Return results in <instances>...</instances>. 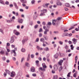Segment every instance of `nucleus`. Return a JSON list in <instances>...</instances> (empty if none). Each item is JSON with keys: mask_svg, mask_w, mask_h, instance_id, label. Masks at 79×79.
<instances>
[{"mask_svg": "<svg viewBox=\"0 0 79 79\" xmlns=\"http://www.w3.org/2000/svg\"><path fill=\"white\" fill-rule=\"evenodd\" d=\"M10 43H6V45L7 47H9V46H10Z\"/></svg>", "mask_w": 79, "mask_h": 79, "instance_id": "3c124183", "label": "nucleus"}, {"mask_svg": "<svg viewBox=\"0 0 79 79\" xmlns=\"http://www.w3.org/2000/svg\"><path fill=\"white\" fill-rule=\"evenodd\" d=\"M42 65L43 67L44 68H47V66L45 65V63H43L42 64Z\"/></svg>", "mask_w": 79, "mask_h": 79, "instance_id": "aec40b11", "label": "nucleus"}, {"mask_svg": "<svg viewBox=\"0 0 79 79\" xmlns=\"http://www.w3.org/2000/svg\"><path fill=\"white\" fill-rule=\"evenodd\" d=\"M56 20H54L52 21V24L53 26H55L56 24Z\"/></svg>", "mask_w": 79, "mask_h": 79, "instance_id": "ddd939ff", "label": "nucleus"}, {"mask_svg": "<svg viewBox=\"0 0 79 79\" xmlns=\"http://www.w3.org/2000/svg\"><path fill=\"white\" fill-rule=\"evenodd\" d=\"M42 29L41 28H40V29L39 31V32H42Z\"/></svg>", "mask_w": 79, "mask_h": 79, "instance_id": "8fccbe9b", "label": "nucleus"}, {"mask_svg": "<svg viewBox=\"0 0 79 79\" xmlns=\"http://www.w3.org/2000/svg\"><path fill=\"white\" fill-rule=\"evenodd\" d=\"M38 26H39V25H37V24L35 25L34 26L35 29H37V27H38Z\"/></svg>", "mask_w": 79, "mask_h": 79, "instance_id": "c9c22d12", "label": "nucleus"}, {"mask_svg": "<svg viewBox=\"0 0 79 79\" xmlns=\"http://www.w3.org/2000/svg\"><path fill=\"white\" fill-rule=\"evenodd\" d=\"M60 56H62V57H64V56H65V55H64V53H60Z\"/></svg>", "mask_w": 79, "mask_h": 79, "instance_id": "4be33fe9", "label": "nucleus"}, {"mask_svg": "<svg viewBox=\"0 0 79 79\" xmlns=\"http://www.w3.org/2000/svg\"><path fill=\"white\" fill-rule=\"evenodd\" d=\"M58 76L57 75H54L53 77V79H58Z\"/></svg>", "mask_w": 79, "mask_h": 79, "instance_id": "6ab92c4d", "label": "nucleus"}, {"mask_svg": "<svg viewBox=\"0 0 79 79\" xmlns=\"http://www.w3.org/2000/svg\"><path fill=\"white\" fill-rule=\"evenodd\" d=\"M46 24V23L45 22H43L42 23V24H43V25H44L45 24Z\"/></svg>", "mask_w": 79, "mask_h": 79, "instance_id": "5fc2aeb1", "label": "nucleus"}, {"mask_svg": "<svg viewBox=\"0 0 79 79\" xmlns=\"http://www.w3.org/2000/svg\"><path fill=\"white\" fill-rule=\"evenodd\" d=\"M49 56H50V54H47V55L46 56L47 58H48V57H49Z\"/></svg>", "mask_w": 79, "mask_h": 79, "instance_id": "13d9d810", "label": "nucleus"}, {"mask_svg": "<svg viewBox=\"0 0 79 79\" xmlns=\"http://www.w3.org/2000/svg\"><path fill=\"white\" fill-rule=\"evenodd\" d=\"M12 52L14 53V56H16V53L15 52V50H12Z\"/></svg>", "mask_w": 79, "mask_h": 79, "instance_id": "dca6fc26", "label": "nucleus"}, {"mask_svg": "<svg viewBox=\"0 0 79 79\" xmlns=\"http://www.w3.org/2000/svg\"><path fill=\"white\" fill-rule=\"evenodd\" d=\"M20 33H19V32L17 31L16 32V33H15V34L16 35H19Z\"/></svg>", "mask_w": 79, "mask_h": 79, "instance_id": "72a5a7b5", "label": "nucleus"}, {"mask_svg": "<svg viewBox=\"0 0 79 79\" xmlns=\"http://www.w3.org/2000/svg\"><path fill=\"white\" fill-rule=\"evenodd\" d=\"M30 58V54H28V57L27 58V60L29 61V60Z\"/></svg>", "mask_w": 79, "mask_h": 79, "instance_id": "c85d7f7f", "label": "nucleus"}, {"mask_svg": "<svg viewBox=\"0 0 79 79\" xmlns=\"http://www.w3.org/2000/svg\"><path fill=\"white\" fill-rule=\"evenodd\" d=\"M24 57H22L21 58V62L22 63V62H23V60H24Z\"/></svg>", "mask_w": 79, "mask_h": 79, "instance_id": "09e8293b", "label": "nucleus"}, {"mask_svg": "<svg viewBox=\"0 0 79 79\" xmlns=\"http://www.w3.org/2000/svg\"><path fill=\"white\" fill-rule=\"evenodd\" d=\"M40 41L41 42L44 43V41H45V40L43 38H41L40 39Z\"/></svg>", "mask_w": 79, "mask_h": 79, "instance_id": "a211bd4d", "label": "nucleus"}, {"mask_svg": "<svg viewBox=\"0 0 79 79\" xmlns=\"http://www.w3.org/2000/svg\"><path fill=\"white\" fill-rule=\"evenodd\" d=\"M65 6H66V7H69V4L68 3H66Z\"/></svg>", "mask_w": 79, "mask_h": 79, "instance_id": "b1692460", "label": "nucleus"}, {"mask_svg": "<svg viewBox=\"0 0 79 79\" xmlns=\"http://www.w3.org/2000/svg\"><path fill=\"white\" fill-rule=\"evenodd\" d=\"M59 44H60V45H62V44H63V42L61 41H59Z\"/></svg>", "mask_w": 79, "mask_h": 79, "instance_id": "473e14b6", "label": "nucleus"}, {"mask_svg": "<svg viewBox=\"0 0 79 79\" xmlns=\"http://www.w3.org/2000/svg\"><path fill=\"white\" fill-rule=\"evenodd\" d=\"M18 15H19L18 12H16L15 13V16H18Z\"/></svg>", "mask_w": 79, "mask_h": 79, "instance_id": "338daca9", "label": "nucleus"}, {"mask_svg": "<svg viewBox=\"0 0 79 79\" xmlns=\"http://www.w3.org/2000/svg\"><path fill=\"white\" fill-rule=\"evenodd\" d=\"M2 58L3 61H5L6 60V57H3Z\"/></svg>", "mask_w": 79, "mask_h": 79, "instance_id": "e433bc0d", "label": "nucleus"}, {"mask_svg": "<svg viewBox=\"0 0 79 79\" xmlns=\"http://www.w3.org/2000/svg\"><path fill=\"white\" fill-rule=\"evenodd\" d=\"M12 22V20H8L7 21V23H11V22Z\"/></svg>", "mask_w": 79, "mask_h": 79, "instance_id": "4c0bfd02", "label": "nucleus"}, {"mask_svg": "<svg viewBox=\"0 0 79 79\" xmlns=\"http://www.w3.org/2000/svg\"><path fill=\"white\" fill-rule=\"evenodd\" d=\"M60 67H59V69H63V66L61 65H60Z\"/></svg>", "mask_w": 79, "mask_h": 79, "instance_id": "a19ab883", "label": "nucleus"}, {"mask_svg": "<svg viewBox=\"0 0 79 79\" xmlns=\"http://www.w3.org/2000/svg\"><path fill=\"white\" fill-rule=\"evenodd\" d=\"M70 47L71 48V50H74V47L73 46V45L72 44L70 45Z\"/></svg>", "mask_w": 79, "mask_h": 79, "instance_id": "a878e982", "label": "nucleus"}, {"mask_svg": "<svg viewBox=\"0 0 79 79\" xmlns=\"http://www.w3.org/2000/svg\"><path fill=\"white\" fill-rule=\"evenodd\" d=\"M3 74L4 77H6V73H4Z\"/></svg>", "mask_w": 79, "mask_h": 79, "instance_id": "0e129e2a", "label": "nucleus"}, {"mask_svg": "<svg viewBox=\"0 0 79 79\" xmlns=\"http://www.w3.org/2000/svg\"><path fill=\"white\" fill-rule=\"evenodd\" d=\"M35 2V0H32L31 1L32 4H34Z\"/></svg>", "mask_w": 79, "mask_h": 79, "instance_id": "2f4dec72", "label": "nucleus"}, {"mask_svg": "<svg viewBox=\"0 0 79 79\" xmlns=\"http://www.w3.org/2000/svg\"><path fill=\"white\" fill-rule=\"evenodd\" d=\"M31 69H35V68L34 67H31Z\"/></svg>", "mask_w": 79, "mask_h": 79, "instance_id": "4d7b16f0", "label": "nucleus"}, {"mask_svg": "<svg viewBox=\"0 0 79 79\" xmlns=\"http://www.w3.org/2000/svg\"><path fill=\"white\" fill-rule=\"evenodd\" d=\"M5 4L7 5H9V2L8 1H6L5 2Z\"/></svg>", "mask_w": 79, "mask_h": 79, "instance_id": "c03bdc74", "label": "nucleus"}, {"mask_svg": "<svg viewBox=\"0 0 79 79\" xmlns=\"http://www.w3.org/2000/svg\"><path fill=\"white\" fill-rule=\"evenodd\" d=\"M21 51L22 52H26V49L24 48H22L21 49Z\"/></svg>", "mask_w": 79, "mask_h": 79, "instance_id": "bb28decb", "label": "nucleus"}, {"mask_svg": "<svg viewBox=\"0 0 79 79\" xmlns=\"http://www.w3.org/2000/svg\"><path fill=\"white\" fill-rule=\"evenodd\" d=\"M41 11H42L43 13H46L47 12V9H44L43 10H41Z\"/></svg>", "mask_w": 79, "mask_h": 79, "instance_id": "9d476101", "label": "nucleus"}, {"mask_svg": "<svg viewBox=\"0 0 79 79\" xmlns=\"http://www.w3.org/2000/svg\"><path fill=\"white\" fill-rule=\"evenodd\" d=\"M72 40L74 42V44H76V43L77 42V40L75 38H73V39Z\"/></svg>", "mask_w": 79, "mask_h": 79, "instance_id": "f8f14e48", "label": "nucleus"}, {"mask_svg": "<svg viewBox=\"0 0 79 79\" xmlns=\"http://www.w3.org/2000/svg\"><path fill=\"white\" fill-rule=\"evenodd\" d=\"M44 15H45V14H44V13H41L40 14V16H44Z\"/></svg>", "mask_w": 79, "mask_h": 79, "instance_id": "f704fd0d", "label": "nucleus"}, {"mask_svg": "<svg viewBox=\"0 0 79 79\" xmlns=\"http://www.w3.org/2000/svg\"><path fill=\"white\" fill-rule=\"evenodd\" d=\"M25 65L26 66L29 67V63H25Z\"/></svg>", "mask_w": 79, "mask_h": 79, "instance_id": "7c9ffc66", "label": "nucleus"}, {"mask_svg": "<svg viewBox=\"0 0 79 79\" xmlns=\"http://www.w3.org/2000/svg\"><path fill=\"white\" fill-rule=\"evenodd\" d=\"M53 46H54V48H55V47H56V44H54Z\"/></svg>", "mask_w": 79, "mask_h": 79, "instance_id": "69168bd1", "label": "nucleus"}, {"mask_svg": "<svg viewBox=\"0 0 79 79\" xmlns=\"http://www.w3.org/2000/svg\"><path fill=\"white\" fill-rule=\"evenodd\" d=\"M50 5V3H45L44 4H43L42 6L43 7H44V8H48V5Z\"/></svg>", "mask_w": 79, "mask_h": 79, "instance_id": "7ed1b4c3", "label": "nucleus"}, {"mask_svg": "<svg viewBox=\"0 0 79 79\" xmlns=\"http://www.w3.org/2000/svg\"><path fill=\"white\" fill-rule=\"evenodd\" d=\"M0 54L1 55H3V54H5V52L3 50H2L0 52Z\"/></svg>", "mask_w": 79, "mask_h": 79, "instance_id": "412c9836", "label": "nucleus"}, {"mask_svg": "<svg viewBox=\"0 0 79 79\" xmlns=\"http://www.w3.org/2000/svg\"><path fill=\"white\" fill-rule=\"evenodd\" d=\"M20 2L22 3H26L27 2L26 0H20Z\"/></svg>", "mask_w": 79, "mask_h": 79, "instance_id": "f3484780", "label": "nucleus"}, {"mask_svg": "<svg viewBox=\"0 0 79 79\" xmlns=\"http://www.w3.org/2000/svg\"><path fill=\"white\" fill-rule=\"evenodd\" d=\"M43 29L45 30V31H44V34L46 35L47 34V32L49 31V30L48 29H47V27L45 26L43 27Z\"/></svg>", "mask_w": 79, "mask_h": 79, "instance_id": "f257e3e1", "label": "nucleus"}, {"mask_svg": "<svg viewBox=\"0 0 79 79\" xmlns=\"http://www.w3.org/2000/svg\"><path fill=\"white\" fill-rule=\"evenodd\" d=\"M0 32L2 33V34H3V30L2 29H0Z\"/></svg>", "mask_w": 79, "mask_h": 79, "instance_id": "79ce46f5", "label": "nucleus"}, {"mask_svg": "<svg viewBox=\"0 0 79 79\" xmlns=\"http://www.w3.org/2000/svg\"><path fill=\"white\" fill-rule=\"evenodd\" d=\"M63 63V60H60L58 62V64L59 65V66H62V63Z\"/></svg>", "mask_w": 79, "mask_h": 79, "instance_id": "39448f33", "label": "nucleus"}, {"mask_svg": "<svg viewBox=\"0 0 79 79\" xmlns=\"http://www.w3.org/2000/svg\"><path fill=\"white\" fill-rule=\"evenodd\" d=\"M31 58H34V55H33V54H31Z\"/></svg>", "mask_w": 79, "mask_h": 79, "instance_id": "49530a36", "label": "nucleus"}, {"mask_svg": "<svg viewBox=\"0 0 79 79\" xmlns=\"http://www.w3.org/2000/svg\"><path fill=\"white\" fill-rule=\"evenodd\" d=\"M28 40V38L27 37H24L23 38V39L22 40V43L23 44H24L25 42L27 41Z\"/></svg>", "mask_w": 79, "mask_h": 79, "instance_id": "f03ea898", "label": "nucleus"}, {"mask_svg": "<svg viewBox=\"0 0 79 79\" xmlns=\"http://www.w3.org/2000/svg\"><path fill=\"white\" fill-rule=\"evenodd\" d=\"M76 74H77V73H74L73 75V77H76Z\"/></svg>", "mask_w": 79, "mask_h": 79, "instance_id": "58836bf2", "label": "nucleus"}, {"mask_svg": "<svg viewBox=\"0 0 79 79\" xmlns=\"http://www.w3.org/2000/svg\"><path fill=\"white\" fill-rule=\"evenodd\" d=\"M44 38L45 39V40H46L48 39V38H47V36H46L45 37H44Z\"/></svg>", "mask_w": 79, "mask_h": 79, "instance_id": "680f3d73", "label": "nucleus"}, {"mask_svg": "<svg viewBox=\"0 0 79 79\" xmlns=\"http://www.w3.org/2000/svg\"><path fill=\"white\" fill-rule=\"evenodd\" d=\"M39 60H37L35 61V63L37 66H39Z\"/></svg>", "mask_w": 79, "mask_h": 79, "instance_id": "4468645a", "label": "nucleus"}, {"mask_svg": "<svg viewBox=\"0 0 79 79\" xmlns=\"http://www.w3.org/2000/svg\"><path fill=\"white\" fill-rule=\"evenodd\" d=\"M17 32V31L16 30H14L13 31L14 33L15 34V33H16Z\"/></svg>", "mask_w": 79, "mask_h": 79, "instance_id": "603ef678", "label": "nucleus"}, {"mask_svg": "<svg viewBox=\"0 0 79 79\" xmlns=\"http://www.w3.org/2000/svg\"><path fill=\"white\" fill-rule=\"evenodd\" d=\"M38 60L39 61H42V58L40 57H39L38 58Z\"/></svg>", "mask_w": 79, "mask_h": 79, "instance_id": "bf43d9fd", "label": "nucleus"}, {"mask_svg": "<svg viewBox=\"0 0 79 79\" xmlns=\"http://www.w3.org/2000/svg\"><path fill=\"white\" fill-rule=\"evenodd\" d=\"M54 69H58V67L56 65H55L54 66Z\"/></svg>", "mask_w": 79, "mask_h": 79, "instance_id": "cd10ccee", "label": "nucleus"}, {"mask_svg": "<svg viewBox=\"0 0 79 79\" xmlns=\"http://www.w3.org/2000/svg\"><path fill=\"white\" fill-rule=\"evenodd\" d=\"M0 3L2 4V5H5V3H4V1L2 0H0Z\"/></svg>", "mask_w": 79, "mask_h": 79, "instance_id": "393cba45", "label": "nucleus"}, {"mask_svg": "<svg viewBox=\"0 0 79 79\" xmlns=\"http://www.w3.org/2000/svg\"><path fill=\"white\" fill-rule=\"evenodd\" d=\"M36 48H37L38 50H40V51H42V50H43V48H40L38 46H37Z\"/></svg>", "mask_w": 79, "mask_h": 79, "instance_id": "1a4fd4ad", "label": "nucleus"}, {"mask_svg": "<svg viewBox=\"0 0 79 79\" xmlns=\"http://www.w3.org/2000/svg\"><path fill=\"white\" fill-rule=\"evenodd\" d=\"M61 17H58L57 19L58 21H60V20H61Z\"/></svg>", "mask_w": 79, "mask_h": 79, "instance_id": "37998d69", "label": "nucleus"}, {"mask_svg": "<svg viewBox=\"0 0 79 79\" xmlns=\"http://www.w3.org/2000/svg\"><path fill=\"white\" fill-rule=\"evenodd\" d=\"M18 22L20 24L23 23V19H19L18 20Z\"/></svg>", "mask_w": 79, "mask_h": 79, "instance_id": "9b49d317", "label": "nucleus"}, {"mask_svg": "<svg viewBox=\"0 0 79 79\" xmlns=\"http://www.w3.org/2000/svg\"><path fill=\"white\" fill-rule=\"evenodd\" d=\"M12 60H14V61H15V60H16V58L15 57H13Z\"/></svg>", "mask_w": 79, "mask_h": 79, "instance_id": "774afa93", "label": "nucleus"}, {"mask_svg": "<svg viewBox=\"0 0 79 79\" xmlns=\"http://www.w3.org/2000/svg\"><path fill=\"white\" fill-rule=\"evenodd\" d=\"M11 47L12 48H15V45L12 44L11 45Z\"/></svg>", "mask_w": 79, "mask_h": 79, "instance_id": "864d4df0", "label": "nucleus"}, {"mask_svg": "<svg viewBox=\"0 0 79 79\" xmlns=\"http://www.w3.org/2000/svg\"><path fill=\"white\" fill-rule=\"evenodd\" d=\"M44 50L46 52L49 51V48L48 47H46L44 49Z\"/></svg>", "mask_w": 79, "mask_h": 79, "instance_id": "5701e85b", "label": "nucleus"}, {"mask_svg": "<svg viewBox=\"0 0 79 79\" xmlns=\"http://www.w3.org/2000/svg\"><path fill=\"white\" fill-rule=\"evenodd\" d=\"M58 53H56L54 56V57L56 59H57L58 58Z\"/></svg>", "mask_w": 79, "mask_h": 79, "instance_id": "2eb2a0df", "label": "nucleus"}, {"mask_svg": "<svg viewBox=\"0 0 79 79\" xmlns=\"http://www.w3.org/2000/svg\"><path fill=\"white\" fill-rule=\"evenodd\" d=\"M39 39L37 38L36 39L35 41L36 42H39Z\"/></svg>", "mask_w": 79, "mask_h": 79, "instance_id": "de8ad7c7", "label": "nucleus"}, {"mask_svg": "<svg viewBox=\"0 0 79 79\" xmlns=\"http://www.w3.org/2000/svg\"><path fill=\"white\" fill-rule=\"evenodd\" d=\"M56 4L57 5H58L59 6H61V5H62V3H61V2H60L59 1V0H57Z\"/></svg>", "mask_w": 79, "mask_h": 79, "instance_id": "0eeeda50", "label": "nucleus"}, {"mask_svg": "<svg viewBox=\"0 0 79 79\" xmlns=\"http://www.w3.org/2000/svg\"><path fill=\"white\" fill-rule=\"evenodd\" d=\"M6 73H9V70H6Z\"/></svg>", "mask_w": 79, "mask_h": 79, "instance_id": "052dcab7", "label": "nucleus"}, {"mask_svg": "<svg viewBox=\"0 0 79 79\" xmlns=\"http://www.w3.org/2000/svg\"><path fill=\"white\" fill-rule=\"evenodd\" d=\"M32 76H33L34 77H35L36 76V74L34 73V74H32Z\"/></svg>", "mask_w": 79, "mask_h": 79, "instance_id": "6e6d98bb", "label": "nucleus"}, {"mask_svg": "<svg viewBox=\"0 0 79 79\" xmlns=\"http://www.w3.org/2000/svg\"><path fill=\"white\" fill-rule=\"evenodd\" d=\"M14 41H15L14 38L13 37V36H12L11 37L10 41V44H12V43H13V42H14Z\"/></svg>", "mask_w": 79, "mask_h": 79, "instance_id": "423d86ee", "label": "nucleus"}, {"mask_svg": "<svg viewBox=\"0 0 79 79\" xmlns=\"http://www.w3.org/2000/svg\"><path fill=\"white\" fill-rule=\"evenodd\" d=\"M52 73L53 74L55 73V70H52Z\"/></svg>", "mask_w": 79, "mask_h": 79, "instance_id": "a18cd8bd", "label": "nucleus"}, {"mask_svg": "<svg viewBox=\"0 0 79 79\" xmlns=\"http://www.w3.org/2000/svg\"><path fill=\"white\" fill-rule=\"evenodd\" d=\"M42 34L41 33H40L39 34V37H42Z\"/></svg>", "mask_w": 79, "mask_h": 79, "instance_id": "c756f323", "label": "nucleus"}, {"mask_svg": "<svg viewBox=\"0 0 79 79\" xmlns=\"http://www.w3.org/2000/svg\"><path fill=\"white\" fill-rule=\"evenodd\" d=\"M52 25V23H51L49 22L47 24V25H49V26H50V25Z\"/></svg>", "mask_w": 79, "mask_h": 79, "instance_id": "e2e57ef3", "label": "nucleus"}, {"mask_svg": "<svg viewBox=\"0 0 79 79\" xmlns=\"http://www.w3.org/2000/svg\"><path fill=\"white\" fill-rule=\"evenodd\" d=\"M15 72H12L10 74V77H15Z\"/></svg>", "mask_w": 79, "mask_h": 79, "instance_id": "6e6552de", "label": "nucleus"}, {"mask_svg": "<svg viewBox=\"0 0 79 79\" xmlns=\"http://www.w3.org/2000/svg\"><path fill=\"white\" fill-rule=\"evenodd\" d=\"M65 49H66V50H68V48H69V47H68V46L66 45L65 46Z\"/></svg>", "mask_w": 79, "mask_h": 79, "instance_id": "ea45409f", "label": "nucleus"}, {"mask_svg": "<svg viewBox=\"0 0 79 79\" xmlns=\"http://www.w3.org/2000/svg\"><path fill=\"white\" fill-rule=\"evenodd\" d=\"M34 14V15L33 16V18L34 19H35L37 17V16H38V14L37 13V12H35Z\"/></svg>", "mask_w": 79, "mask_h": 79, "instance_id": "20e7f679", "label": "nucleus"}]
</instances>
